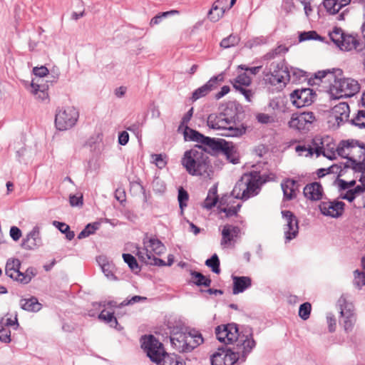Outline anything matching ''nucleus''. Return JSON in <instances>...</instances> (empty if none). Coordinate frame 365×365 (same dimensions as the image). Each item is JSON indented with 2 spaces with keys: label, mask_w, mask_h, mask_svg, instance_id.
<instances>
[{
  "label": "nucleus",
  "mask_w": 365,
  "mask_h": 365,
  "mask_svg": "<svg viewBox=\"0 0 365 365\" xmlns=\"http://www.w3.org/2000/svg\"><path fill=\"white\" fill-rule=\"evenodd\" d=\"M289 71L287 67L279 63L273 62L270 64L269 68L263 71V80L266 84L277 86L283 83L284 85L290 81Z\"/></svg>",
  "instance_id": "10"
},
{
  "label": "nucleus",
  "mask_w": 365,
  "mask_h": 365,
  "mask_svg": "<svg viewBox=\"0 0 365 365\" xmlns=\"http://www.w3.org/2000/svg\"><path fill=\"white\" fill-rule=\"evenodd\" d=\"M240 41V38L238 36L231 34L221 41L220 46L223 48H228L237 45Z\"/></svg>",
  "instance_id": "42"
},
{
  "label": "nucleus",
  "mask_w": 365,
  "mask_h": 365,
  "mask_svg": "<svg viewBox=\"0 0 365 365\" xmlns=\"http://www.w3.org/2000/svg\"><path fill=\"white\" fill-rule=\"evenodd\" d=\"M43 80L37 78L33 79L31 83V93L34 95L36 98L43 101L48 98L47 90L48 86L43 83Z\"/></svg>",
  "instance_id": "26"
},
{
  "label": "nucleus",
  "mask_w": 365,
  "mask_h": 365,
  "mask_svg": "<svg viewBox=\"0 0 365 365\" xmlns=\"http://www.w3.org/2000/svg\"><path fill=\"white\" fill-rule=\"evenodd\" d=\"M328 140V137L325 139L321 136H315L312 141V149L314 152V154L318 157L321 155L327 157V158L331 160L332 156L328 155L326 154L325 150V141Z\"/></svg>",
  "instance_id": "30"
},
{
  "label": "nucleus",
  "mask_w": 365,
  "mask_h": 365,
  "mask_svg": "<svg viewBox=\"0 0 365 365\" xmlns=\"http://www.w3.org/2000/svg\"><path fill=\"white\" fill-rule=\"evenodd\" d=\"M349 113L350 110L348 103L345 102L339 103L332 108L329 122L336 123L337 126H339L349 120Z\"/></svg>",
  "instance_id": "17"
},
{
  "label": "nucleus",
  "mask_w": 365,
  "mask_h": 365,
  "mask_svg": "<svg viewBox=\"0 0 365 365\" xmlns=\"http://www.w3.org/2000/svg\"><path fill=\"white\" fill-rule=\"evenodd\" d=\"M257 120L262 124H269L273 123L274 118L272 116L263 113H259L256 115Z\"/></svg>",
  "instance_id": "59"
},
{
  "label": "nucleus",
  "mask_w": 365,
  "mask_h": 365,
  "mask_svg": "<svg viewBox=\"0 0 365 365\" xmlns=\"http://www.w3.org/2000/svg\"><path fill=\"white\" fill-rule=\"evenodd\" d=\"M141 341V346L147 353V356L158 365H183L176 354L166 353L162 343L153 335L144 336Z\"/></svg>",
  "instance_id": "3"
},
{
  "label": "nucleus",
  "mask_w": 365,
  "mask_h": 365,
  "mask_svg": "<svg viewBox=\"0 0 365 365\" xmlns=\"http://www.w3.org/2000/svg\"><path fill=\"white\" fill-rule=\"evenodd\" d=\"M341 75L342 71L339 68L319 71L314 74V78H311L309 79V82H312V84H319L320 83H328L331 89L333 84H335L336 81H339L341 78L339 77Z\"/></svg>",
  "instance_id": "14"
},
{
  "label": "nucleus",
  "mask_w": 365,
  "mask_h": 365,
  "mask_svg": "<svg viewBox=\"0 0 365 365\" xmlns=\"http://www.w3.org/2000/svg\"><path fill=\"white\" fill-rule=\"evenodd\" d=\"M345 204L341 201H323L319 205V210L324 215L339 217L343 214Z\"/></svg>",
  "instance_id": "18"
},
{
  "label": "nucleus",
  "mask_w": 365,
  "mask_h": 365,
  "mask_svg": "<svg viewBox=\"0 0 365 365\" xmlns=\"http://www.w3.org/2000/svg\"><path fill=\"white\" fill-rule=\"evenodd\" d=\"M354 284L358 288H361L362 286L365 285V274L363 272H361L358 269L355 270L354 272Z\"/></svg>",
  "instance_id": "54"
},
{
  "label": "nucleus",
  "mask_w": 365,
  "mask_h": 365,
  "mask_svg": "<svg viewBox=\"0 0 365 365\" xmlns=\"http://www.w3.org/2000/svg\"><path fill=\"white\" fill-rule=\"evenodd\" d=\"M252 83V80L246 73L240 74L232 82L233 87L238 90L240 88L249 86Z\"/></svg>",
  "instance_id": "37"
},
{
  "label": "nucleus",
  "mask_w": 365,
  "mask_h": 365,
  "mask_svg": "<svg viewBox=\"0 0 365 365\" xmlns=\"http://www.w3.org/2000/svg\"><path fill=\"white\" fill-rule=\"evenodd\" d=\"M233 279V289L232 293L238 294L243 292L245 289L250 287L252 285L251 278L249 277H232Z\"/></svg>",
  "instance_id": "29"
},
{
  "label": "nucleus",
  "mask_w": 365,
  "mask_h": 365,
  "mask_svg": "<svg viewBox=\"0 0 365 365\" xmlns=\"http://www.w3.org/2000/svg\"><path fill=\"white\" fill-rule=\"evenodd\" d=\"M287 50H288L287 48L285 47L284 46L279 45L277 48L272 49V51H270L269 52L266 53L264 55V59H266V60L273 59L276 56H277L282 53H285L287 51Z\"/></svg>",
  "instance_id": "49"
},
{
  "label": "nucleus",
  "mask_w": 365,
  "mask_h": 365,
  "mask_svg": "<svg viewBox=\"0 0 365 365\" xmlns=\"http://www.w3.org/2000/svg\"><path fill=\"white\" fill-rule=\"evenodd\" d=\"M256 345L255 341L240 340L238 345L230 349H219L212 354L211 365H236L245 361Z\"/></svg>",
  "instance_id": "2"
},
{
  "label": "nucleus",
  "mask_w": 365,
  "mask_h": 365,
  "mask_svg": "<svg viewBox=\"0 0 365 365\" xmlns=\"http://www.w3.org/2000/svg\"><path fill=\"white\" fill-rule=\"evenodd\" d=\"M21 262L19 259H9L5 266V273L11 279L19 282L23 272H20Z\"/></svg>",
  "instance_id": "25"
},
{
  "label": "nucleus",
  "mask_w": 365,
  "mask_h": 365,
  "mask_svg": "<svg viewBox=\"0 0 365 365\" xmlns=\"http://www.w3.org/2000/svg\"><path fill=\"white\" fill-rule=\"evenodd\" d=\"M98 228V224H88L85 228L78 234V239L81 240L88 237L93 234L95 231Z\"/></svg>",
  "instance_id": "46"
},
{
  "label": "nucleus",
  "mask_w": 365,
  "mask_h": 365,
  "mask_svg": "<svg viewBox=\"0 0 365 365\" xmlns=\"http://www.w3.org/2000/svg\"><path fill=\"white\" fill-rule=\"evenodd\" d=\"M53 225L56 227L61 233L65 234L66 238L68 240H72L75 237V233L73 231H71L70 227L66 224L65 222H61L58 221H53Z\"/></svg>",
  "instance_id": "35"
},
{
  "label": "nucleus",
  "mask_w": 365,
  "mask_h": 365,
  "mask_svg": "<svg viewBox=\"0 0 365 365\" xmlns=\"http://www.w3.org/2000/svg\"><path fill=\"white\" fill-rule=\"evenodd\" d=\"M37 272L34 267H30L26 269L25 272H23V276H21L19 282L22 284L29 283L32 278L36 275Z\"/></svg>",
  "instance_id": "47"
},
{
  "label": "nucleus",
  "mask_w": 365,
  "mask_h": 365,
  "mask_svg": "<svg viewBox=\"0 0 365 365\" xmlns=\"http://www.w3.org/2000/svg\"><path fill=\"white\" fill-rule=\"evenodd\" d=\"M359 185H357L354 189L349 190L344 195H341L342 199L346 200L349 202H352L358 199L359 193L360 192Z\"/></svg>",
  "instance_id": "51"
},
{
  "label": "nucleus",
  "mask_w": 365,
  "mask_h": 365,
  "mask_svg": "<svg viewBox=\"0 0 365 365\" xmlns=\"http://www.w3.org/2000/svg\"><path fill=\"white\" fill-rule=\"evenodd\" d=\"M222 74H219L217 76L212 77L205 85L197 88L192 93V101H197V99L205 96L211 91L217 88L219 83L223 81Z\"/></svg>",
  "instance_id": "20"
},
{
  "label": "nucleus",
  "mask_w": 365,
  "mask_h": 365,
  "mask_svg": "<svg viewBox=\"0 0 365 365\" xmlns=\"http://www.w3.org/2000/svg\"><path fill=\"white\" fill-rule=\"evenodd\" d=\"M34 74L38 77V78L42 79V77H44L48 74V69L46 66L41 67H34L33 68Z\"/></svg>",
  "instance_id": "63"
},
{
  "label": "nucleus",
  "mask_w": 365,
  "mask_h": 365,
  "mask_svg": "<svg viewBox=\"0 0 365 365\" xmlns=\"http://www.w3.org/2000/svg\"><path fill=\"white\" fill-rule=\"evenodd\" d=\"M344 32L341 28L335 27L329 33V36L331 41L338 47L341 43Z\"/></svg>",
  "instance_id": "41"
},
{
  "label": "nucleus",
  "mask_w": 365,
  "mask_h": 365,
  "mask_svg": "<svg viewBox=\"0 0 365 365\" xmlns=\"http://www.w3.org/2000/svg\"><path fill=\"white\" fill-rule=\"evenodd\" d=\"M188 194L186 190H185L182 187L179 189L178 190V202L180 205V207L181 209L183 208L184 206H186V203L185 202L188 200Z\"/></svg>",
  "instance_id": "61"
},
{
  "label": "nucleus",
  "mask_w": 365,
  "mask_h": 365,
  "mask_svg": "<svg viewBox=\"0 0 365 365\" xmlns=\"http://www.w3.org/2000/svg\"><path fill=\"white\" fill-rule=\"evenodd\" d=\"M316 118L312 112H303L292 114L289 126L300 132L306 133L312 127Z\"/></svg>",
  "instance_id": "13"
},
{
  "label": "nucleus",
  "mask_w": 365,
  "mask_h": 365,
  "mask_svg": "<svg viewBox=\"0 0 365 365\" xmlns=\"http://www.w3.org/2000/svg\"><path fill=\"white\" fill-rule=\"evenodd\" d=\"M178 14V11H177V10H171V11H165V12L160 13V14L156 15L155 16H154L150 20V25L151 26L157 25V24H160L163 18L168 17V16H170L171 14Z\"/></svg>",
  "instance_id": "52"
},
{
  "label": "nucleus",
  "mask_w": 365,
  "mask_h": 365,
  "mask_svg": "<svg viewBox=\"0 0 365 365\" xmlns=\"http://www.w3.org/2000/svg\"><path fill=\"white\" fill-rule=\"evenodd\" d=\"M320 38V36L317 34V33L314 31L303 32L299 34V41H304L307 40L311 39H318Z\"/></svg>",
  "instance_id": "58"
},
{
  "label": "nucleus",
  "mask_w": 365,
  "mask_h": 365,
  "mask_svg": "<svg viewBox=\"0 0 365 365\" xmlns=\"http://www.w3.org/2000/svg\"><path fill=\"white\" fill-rule=\"evenodd\" d=\"M217 201V188L212 187L208 192L207 196L203 203V207L206 208L207 210H210L215 206Z\"/></svg>",
  "instance_id": "36"
},
{
  "label": "nucleus",
  "mask_w": 365,
  "mask_h": 365,
  "mask_svg": "<svg viewBox=\"0 0 365 365\" xmlns=\"http://www.w3.org/2000/svg\"><path fill=\"white\" fill-rule=\"evenodd\" d=\"M184 136L185 140L200 143V145H198L197 147H201L200 150L204 153L221 150L223 149V143L226 144L225 141L223 140H215V138L205 136L200 132L191 129L187 126H185Z\"/></svg>",
  "instance_id": "7"
},
{
  "label": "nucleus",
  "mask_w": 365,
  "mask_h": 365,
  "mask_svg": "<svg viewBox=\"0 0 365 365\" xmlns=\"http://www.w3.org/2000/svg\"><path fill=\"white\" fill-rule=\"evenodd\" d=\"M360 192L359 193L358 199L356 201L358 202L359 207H363L365 202V183H362V185H359Z\"/></svg>",
  "instance_id": "64"
},
{
  "label": "nucleus",
  "mask_w": 365,
  "mask_h": 365,
  "mask_svg": "<svg viewBox=\"0 0 365 365\" xmlns=\"http://www.w3.org/2000/svg\"><path fill=\"white\" fill-rule=\"evenodd\" d=\"M21 307L29 312H38L41 309L37 298L32 297L30 299H23L20 301Z\"/></svg>",
  "instance_id": "33"
},
{
  "label": "nucleus",
  "mask_w": 365,
  "mask_h": 365,
  "mask_svg": "<svg viewBox=\"0 0 365 365\" xmlns=\"http://www.w3.org/2000/svg\"><path fill=\"white\" fill-rule=\"evenodd\" d=\"M241 206V204H237L236 206L221 208L220 211L225 213L227 217H232L237 215Z\"/></svg>",
  "instance_id": "60"
},
{
  "label": "nucleus",
  "mask_w": 365,
  "mask_h": 365,
  "mask_svg": "<svg viewBox=\"0 0 365 365\" xmlns=\"http://www.w3.org/2000/svg\"><path fill=\"white\" fill-rule=\"evenodd\" d=\"M323 4L327 11L332 15L337 14L341 9L336 0H324Z\"/></svg>",
  "instance_id": "45"
},
{
  "label": "nucleus",
  "mask_w": 365,
  "mask_h": 365,
  "mask_svg": "<svg viewBox=\"0 0 365 365\" xmlns=\"http://www.w3.org/2000/svg\"><path fill=\"white\" fill-rule=\"evenodd\" d=\"M341 319L340 322L343 324L344 330L348 332L352 330L356 322V317L351 305L341 307Z\"/></svg>",
  "instance_id": "22"
},
{
  "label": "nucleus",
  "mask_w": 365,
  "mask_h": 365,
  "mask_svg": "<svg viewBox=\"0 0 365 365\" xmlns=\"http://www.w3.org/2000/svg\"><path fill=\"white\" fill-rule=\"evenodd\" d=\"M98 318L101 320L109 324L111 327L117 328L118 323L113 313L108 312L106 310H103L100 313Z\"/></svg>",
  "instance_id": "40"
},
{
  "label": "nucleus",
  "mask_w": 365,
  "mask_h": 365,
  "mask_svg": "<svg viewBox=\"0 0 365 365\" xmlns=\"http://www.w3.org/2000/svg\"><path fill=\"white\" fill-rule=\"evenodd\" d=\"M342 169L351 168L354 172L364 173L365 171V160L357 162L355 160H346L344 163H341Z\"/></svg>",
  "instance_id": "34"
},
{
  "label": "nucleus",
  "mask_w": 365,
  "mask_h": 365,
  "mask_svg": "<svg viewBox=\"0 0 365 365\" xmlns=\"http://www.w3.org/2000/svg\"><path fill=\"white\" fill-rule=\"evenodd\" d=\"M340 50L349 51L353 49H355L358 52L364 51L365 50V46L361 45L358 39L351 34H346L343 37V39L339 43L338 46Z\"/></svg>",
  "instance_id": "23"
},
{
  "label": "nucleus",
  "mask_w": 365,
  "mask_h": 365,
  "mask_svg": "<svg viewBox=\"0 0 365 365\" xmlns=\"http://www.w3.org/2000/svg\"><path fill=\"white\" fill-rule=\"evenodd\" d=\"M264 182L261 181V177L257 173L245 174L236 182L232 195L235 198L247 200L259 193L260 185Z\"/></svg>",
  "instance_id": "5"
},
{
  "label": "nucleus",
  "mask_w": 365,
  "mask_h": 365,
  "mask_svg": "<svg viewBox=\"0 0 365 365\" xmlns=\"http://www.w3.org/2000/svg\"><path fill=\"white\" fill-rule=\"evenodd\" d=\"M316 94L311 88H302L294 91L291 95L292 103L297 108H302L311 105L315 98Z\"/></svg>",
  "instance_id": "16"
},
{
  "label": "nucleus",
  "mask_w": 365,
  "mask_h": 365,
  "mask_svg": "<svg viewBox=\"0 0 365 365\" xmlns=\"http://www.w3.org/2000/svg\"><path fill=\"white\" fill-rule=\"evenodd\" d=\"M241 230L239 227L227 224L223 226L222 230V239L220 245L222 247H227L236 242L240 237Z\"/></svg>",
  "instance_id": "19"
},
{
  "label": "nucleus",
  "mask_w": 365,
  "mask_h": 365,
  "mask_svg": "<svg viewBox=\"0 0 365 365\" xmlns=\"http://www.w3.org/2000/svg\"><path fill=\"white\" fill-rule=\"evenodd\" d=\"M205 265L210 267L212 271L215 274L220 272V259L217 254H214L210 259L205 261Z\"/></svg>",
  "instance_id": "44"
},
{
  "label": "nucleus",
  "mask_w": 365,
  "mask_h": 365,
  "mask_svg": "<svg viewBox=\"0 0 365 365\" xmlns=\"http://www.w3.org/2000/svg\"><path fill=\"white\" fill-rule=\"evenodd\" d=\"M236 119L237 108L232 103L222 112L210 114L207 123L209 128L221 131L222 136L238 137L245 133V129L236 125Z\"/></svg>",
  "instance_id": "1"
},
{
  "label": "nucleus",
  "mask_w": 365,
  "mask_h": 365,
  "mask_svg": "<svg viewBox=\"0 0 365 365\" xmlns=\"http://www.w3.org/2000/svg\"><path fill=\"white\" fill-rule=\"evenodd\" d=\"M187 333H175L170 336L173 346L179 351L185 352Z\"/></svg>",
  "instance_id": "32"
},
{
  "label": "nucleus",
  "mask_w": 365,
  "mask_h": 365,
  "mask_svg": "<svg viewBox=\"0 0 365 365\" xmlns=\"http://www.w3.org/2000/svg\"><path fill=\"white\" fill-rule=\"evenodd\" d=\"M245 334H240L237 324H228L226 325H220L215 328V334L217 339L225 344L235 342L233 346H237L240 340L242 341H255L252 336L251 329H246Z\"/></svg>",
  "instance_id": "6"
},
{
  "label": "nucleus",
  "mask_w": 365,
  "mask_h": 365,
  "mask_svg": "<svg viewBox=\"0 0 365 365\" xmlns=\"http://www.w3.org/2000/svg\"><path fill=\"white\" fill-rule=\"evenodd\" d=\"M296 185L297 181L289 178H287L281 182L284 200H291L296 197Z\"/></svg>",
  "instance_id": "28"
},
{
  "label": "nucleus",
  "mask_w": 365,
  "mask_h": 365,
  "mask_svg": "<svg viewBox=\"0 0 365 365\" xmlns=\"http://www.w3.org/2000/svg\"><path fill=\"white\" fill-rule=\"evenodd\" d=\"M282 215L285 222L284 232L285 242H287L295 238L298 234V220L296 216L289 210H282Z\"/></svg>",
  "instance_id": "15"
},
{
  "label": "nucleus",
  "mask_w": 365,
  "mask_h": 365,
  "mask_svg": "<svg viewBox=\"0 0 365 365\" xmlns=\"http://www.w3.org/2000/svg\"><path fill=\"white\" fill-rule=\"evenodd\" d=\"M338 154L347 160H355L365 156V143L354 139L341 140L336 149Z\"/></svg>",
  "instance_id": "9"
},
{
  "label": "nucleus",
  "mask_w": 365,
  "mask_h": 365,
  "mask_svg": "<svg viewBox=\"0 0 365 365\" xmlns=\"http://www.w3.org/2000/svg\"><path fill=\"white\" fill-rule=\"evenodd\" d=\"M303 194L306 198L310 200H319L323 196V188L319 182H312L304 187Z\"/></svg>",
  "instance_id": "24"
},
{
  "label": "nucleus",
  "mask_w": 365,
  "mask_h": 365,
  "mask_svg": "<svg viewBox=\"0 0 365 365\" xmlns=\"http://www.w3.org/2000/svg\"><path fill=\"white\" fill-rule=\"evenodd\" d=\"M143 247H136V255L140 261H148L153 255H160L166 248L164 244L155 237L145 235L143 240Z\"/></svg>",
  "instance_id": "8"
},
{
  "label": "nucleus",
  "mask_w": 365,
  "mask_h": 365,
  "mask_svg": "<svg viewBox=\"0 0 365 365\" xmlns=\"http://www.w3.org/2000/svg\"><path fill=\"white\" fill-rule=\"evenodd\" d=\"M339 172V176H341L344 173V170L342 169L341 165H334L330 166L329 168H321L317 171V175L319 178H322L325 176L327 174L329 173H336Z\"/></svg>",
  "instance_id": "38"
},
{
  "label": "nucleus",
  "mask_w": 365,
  "mask_h": 365,
  "mask_svg": "<svg viewBox=\"0 0 365 365\" xmlns=\"http://www.w3.org/2000/svg\"><path fill=\"white\" fill-rule=\"evenodd\" d=\"M200 148L195 147L185 151L181 159L182 165L192 176L208 175L211 168L208 156Z\"/></svg>",
  "instance_id": "4"
},
{
  "label": "nucleus",
  "mask_w": 365,
  "mask_h": 365,
  "mask_svg": "<svg viewBox=\"0 0 365 365\" xmlns=\"http://www.w3.org/2000/svg\"><path fill=\"white\" fill-rule=\"evenodd\" d=\"M223 150L227 156V158L233 164L239 163V155L236 153L234 147L223 146Z\"/></svg>",
  "instance_id": "43"
},
{
  "label": "nucleus",
  "mask_w": 365,
  "mask_h": 365,
  "mask_svg": "<svg viewBox=\"0 0 365 365\" xmlns=\"http://www.w3.org/2000/svg\"><path fill=\"white\" fill-rule=\"evenodd\" d=\"M351 122L359 128H365V111L359 110L357 115L351 120Z\"/></svg>",
  "instance_id": "57"
},
{
  "label": "nucleus",
  "mask_w": 365,
  "mask_h": 365,
  "mask_svg": "<svg viewBox=\"0 0 365 365\" xmlns=\"http://www.w3.org/2000/svg\"><path fill=\"white\" fill-rule=\"evenodd\" d=\"M4 318L0 320V341L4 343L11 341V331L8 327L3 326Z\"/></svg>",
  "instance_id": "48"
},
{
  "label": "nucleus",
  "mask_w": 365,
  "mask_h": 365,
  "mask_svg": "<svg viewBox=\"0 0 365 365\" xmlns=\"http://www.w3.org/2000/svg\"><path fill=\"white\" fill-rule=\"evenodd\" d=\"M41 238L40 237V230L38 227H34L30 231L26 237L23 240L21 246L25 250H34L41 245Z\"/></svg>",
  "instance_id": "21"
},
{
  "label": "nucleus",
  "mask_w": 365,
  "mask_h": 365,
  "mask_svg": "<svg viewBox=\"0 0 365 365\" xmlns=\"http://www.w3.org/2000/svg\"><path fill=\"white\" fill-rule=\"evenodd\" d=\"M192 278L195 279V281L194 283L197 286H205V287H210L211 284V279L205 276H204L202 273L196 272V271H192L190 273Z\"/></svg>",
  "instance_id": "39"
},
{
  "label": "nucleus",
  "mask_w": 365,
  "mask_h": 365,
  "mask_svg": "<svg viewBox=\"0 0 365 365\" xmlns=\"http://www.w3.org/2000/svg\"><path fill=\"white\" fill-rule=\"evenodd\" d=\"M360 90L357 81L347 78H340L331 88V93L335 95L336 98H349L354 96Z\"/></svg>",
  "instance_id": "12"
},
{
  "label": "nucleus",
  "mask_w": 365,
  "mask_h": 365,
  "mask_svg": "<svg viewBox=\"0 0 365 365\" xmlns=\"http://www.w3.org/2000/svg\"><path fill=\"white\" fill-rule=\"evenodd\" d=\"M311 304L309 302L303 303L300 305L299 309V316L304 320L307 319L309 317L311 312Z\"/></svg>",
  "instance_id": "55"
},
{
  "label": "nucleus",
  "mask_w": 365,
  "mask_h": 365,
  "mask_svg": "<svg viewBox=\"0 0 365 365\" xmlns=\"http://www.w3.org/2000/svg\"><path fill=\"white\" fill-rule=\"evenodd\" d=\"M147 298L145 297H141V296H133L130 299H125L123 302H121L120 306H127L130 304H133L135 303L139 302H144L146 301Z\"/></svg>",
  "instance_id": "62"
},
{
  "label": "nucleus",
  "mask_w": 365,
  "mask_h": 365,
  "mask_svg": "<svg viewBox=\"0 0 365 365\" xmlns=\"http://www.w3.org/2000/svg\"><path fill=\"white\" fill-rule=\"evenodd\" d=\"M102 272L104 273L105 276L110 280H116L113 269L114 266L110 263H103L101 264Z\"/></svg>",
  "instance_id": "50"
},
{
  "label": "nucleus",
  "mask_w": 365,
  "mask_h": 365,
  "mask_svg": "<svg viewBox=\"0 0 365 365\" xmlns=\"http://www.w3.org/2000/svg\"><path fill=\"white\" fill-rule=\"evenodd\" d=\"M79 117L78 110L73 106H66L56 110L55 125L59 130H66L73 127Z\"/></svg>",
  "instance_id": "11"
},
{
  "label": "nucleus",
  "mask_w": 365,
  "mask_h": 365,
  "mask_svg": "<svg viewBox=\"0 0 365 365\" xmlns=\"http://www.w3.org/2000/svg\"><path fill=\"white\" fill-rule=\"evenodd\" d=\"M228 0H217L212 6V9L208 12V16L212 21H217L224 14L227 7L225 4Z\"/></svg>",
  "instance_id": "27"
},
{
  "label": "nucleus",
  "mask_w": 365,
  "mask_h": 365,
  "mask_svg": "<svg viewBox=\"0 0 365 365\" xmlns=\"http://www.w3.org/2000/svg\"><path fill=\"white\" fill-rule=\"evenodd\" d=\"M295 150L299 155H304L305 157L312 156L313 154H314L312 145L309 146L299 145L296 146Z\"/></svg>",
  "instance_id": "53"
},
{
  "label": "nucleus",
  "mask_w": 365,
  "mask_h": 365,
  "mask_svg": "<svg viewBox=\"0 0 365 365\" xmlns=\"http://www.w3.org/2000/svg\"><path fill=\"white\" fill-rule=\"evenodd\" d=\"M123 258L124 259V262L128 264V267L132 270H136L140 269V267L138 266V264L137 262L136 259L130 254H123Z\"/></svg>",
  "instance_id": "56"
},
{
  "label": "nucleus",
  "mask_w": 365,
  "mask_h": 365,
  "mask_svg": "<svg viewBox=\"0 0 365 365\" xmlns=\"http://www.w3.org/2000/svg\"><path fill=\"white\" fill-rule=\"evenodd\" d=\"M186 341V350L185 352L191 351L195 347L199 346L203 342V338L201 334L197 332H187Z\"/></svg>",
  "instance_id": "31"
}]
</instances>
